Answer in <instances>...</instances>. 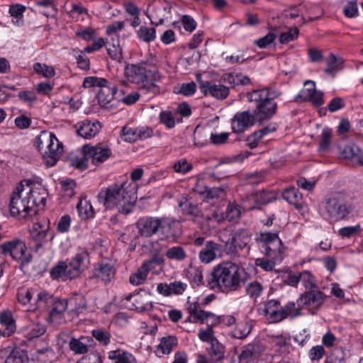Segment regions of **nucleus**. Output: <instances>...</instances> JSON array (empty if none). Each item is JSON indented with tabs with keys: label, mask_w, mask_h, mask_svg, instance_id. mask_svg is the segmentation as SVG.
Segmentation results:
<instances>
[{
	"label": "nucleus",
	"mask_w": 363,
	"mask_h": 363,
	"mask_svg": "<svg viewBox=\"0 0 363 363\" xmlns=\"http://www.w3.org/2000/svg\"><path fill=\"white\" fill-rule=\"evenodd\" d=\"M83 86L85 88L99 87L100 89L97 94V99L100 106L106 109L113 108L112 101L118 90L116 84L108 82L104 78L87 77L84 79Z\"/></svg>",
	"instance_id": "1a4fd4ad"
},
{
	"label": "nucleus",
	"mask_w": 363,
	"mask_h": 363,
	"mask_svg": "<svg viewBox=\"0 0 363 363\" xmlns=\"http://www.w3.org/2000/svg\"><path fill=\"white\" fill-rule=\"evenodd\" d=\"M137 34L138 38L145 43L152 42L156 38V30L154 28L140 26Z\"/></svg>",
	"instance_id": "79ce46f5"
},
{
	"label": "nucleus",
	"mask_w": 363,
	"mask_h": 363,
	"mask_svg": "<svg viewBox=\"0 0 363 363\" xmlns=\"http://www.w3.org/2000/svg\"><path fill=\"white\" fill-rule=\"evenodd\" d=\"M26 354L21 350H12L6 358L4 363H27Z\"/></svg>",
	"instance_id": "37998d69"
},
{
	"label": "nucleus",
	"mask_w": 363,
	"mask_h": 363,
	"mask_svg": "<svg viewBox=\"0 0 363 363\" xmlns=\"http://www.w3.org/2000/svg\"><path fill=\"white\" fill-rule=\"evenodd\" d=\"M210 354L217 360H222L224 358L225 347L217 339L213 340L211 343Z\"/></svg>",
	"instance_id": "3c124183"
},
{
	"label": "nucleus",
	"mask_w": 363,
	"mask_h": 363,
	"mask_svg": "<svg viewBox=\"0 0 363 363\" xmlns=\"http://www.w3.org/2000/svg\"><path fill=\"white\" fill-rule=\"evenodd\" d=\"M35 145L42 154L43 162L47 167L55 165L63 152L62 143L54 133L48 131H42L36 137Z\"/></svg>",
	"instance_id": "0eeeda50"
},
{
	"label": "nucleus",
	"mask_w": 363,
	"mask_h": 363,
	"mask_svg": "<svg viewBox=\"0 0 363 363\" xmlns=\"http://www.w3.org/2000/svg\"><path fill=\"white\" fill-rule=\"evenodd\" d=\"M189 279L196 286L203 285V267L191 266L189 270Z\"/></svg>",
	"instance_id": "a18cd8bd"
},
{
	"label": "nucleus",
	"mask_w": 363,
	"mask_h": 363,
	"mask_svg": "<svg viewBox=\"0 0 363 363\" xmlns=\"http://www.w3.org/2000/svg\"><path fill=\"white\" fill-rule=\"evenodd\" d=\"M274 345L284 352H288L290 347V338L282 335L275 336L272 340Z\"/></svg>",
	"instance_id": "bf43d9fd"
},
{
	"label": "nucleus",
	"mask_w": 363,
	"mask_h": 363,
	"mask_svg": "<svg viewBox=\"0 0 363 363\" xmlns=\"http://www.w3.org/2000/svg\"><path fill=\"white\" fill-rule=\"evenodd\" d=\"M297 97L301 98L303 101L311 102L316 106L323 104V93L315 89V82L306 81L304 87L301 89Z\"/></svg>",
	"instance_id": "6ab92c4d"
},
{
	"label": "nucleus",
	"mask_w": 363,
	"mask_h": 363,
	"mask_svg": "<svg viewBox=\"0 0 363 363\" xmlns=\"http://www.w3.org/2000/svg\"><path fill=\"white\" fill-rule=\"evenodd\" d=\"M299 279H301L300 282L306 291L318 289L317 279L310 271L303 270L299 272Z\"/></svg>",
	"instance_id": "f704fd0d"
},
{
	"label": "nucleus",
	"mask_w": 363,
	"mask_h": 363,
	"mask_svg": "<svg viewBox=\"0 0 363 363\" xmlns=\"http://www.w3.org/2000/svg\"><path fill=\"white\" fill-rule=\"evenodd\" d=\"M35 294L36 291L31 289H20L17 293L18 301L23 305H27L31 302V299Z\"/></svg>",
	"instance_id": "de8ad7c7"
},
{
	"label": "nucleus",
	"mask_w": 363,
	"mask_h": 363,
	"mask_svg": "<svg viewBox=\"0 0 363 363\" xmlns=\"http://www.w3.org/2000/svg\"><path fill=\"white\" fill-rule=\"evenodd\" d=\"M332 130L329 128H325L323 129L320 141V149L321 150H325L329 147L332 138Z\"/></svg>",
	"instance_id": "680f3d73"
},
{
	"label": "nucleus",
	"mask_w": 363,
	"mask_h": 363,
	"mask_svg": "<svg viewBox=\"0 0 363 363\" xmlns=\"http://www.w3.org/2000/svg\"><path fill=\"white\" fill-rule=\"evenodd\" d=\"M164 255L167 259L177 262L183 261L187 257L185 250L182 247L178 245L168 248Z\"/></svg>",
	"instance_id": "58836bf2"
},
{
	"label": "nucleus",
	"mask_w": 363,
	"mask_h": 363,
	"mask_svg": "<svg viewBox=\"0 0 363 363\" xmlns=\"http://www.w3.org/2000/svg\"><path fill=\"white\" fill-rule=\"evenodd\" d=\"M108 357L113 361V363H138L132 354L122 350L108 352Z\"/></svg>",
	"instance_id": "cd10ccee"
},
{
	"label": "nucleus",
	"mask_w": 363,
	"mask_h": 363,
	"mask_svg": "<svg viewBox=\"0 0 363 363\" xmlns=\"http://www.w3.org/2000/svg\"><path fill=\"white\" fill-rule=\"evenodd\" d=\"M84 157L87 160H91L95 165H99L107 160L111 155V149L101 145L92 146L84 145L82 147Z\"/></svg>",
	"instance_id": "2eb2a0df"
},
{
	"label": "nucleus",
	"mask_w": 363,
	"mask_h": 363,
	"mask_svg": "<svg viewBox=\"0 0 363 363\" xmlns=\"http://www.w3.org/2000/svg\"><path fill=\"white\" fill-rule=\"evenodd\" d=\"M92 335L96 340L104 345L110 342L111 335L107 330L97 328L92 331Z\"/></svg>",
	"instance_id": "4d7b16f0"
},
{
	"label": "nucleus",
	"mask_w": 363,
	"mask_h": 363,
	"mask_svg": "<svg viewBox=\"0 0 363 363\" xmlns=\"http://www.w3.org/2000/svg\"><path fill=\"white\" fill-rule=\"evenodd\" d=\"M77 132L82 138L89 140L94 138L101 130V125L96 120H84L76 125Z\"/></svg>",
	"instance_id": "412c9836"
},
{
	"label": "nucleus",
	"mask_w": 363,
	"mask_h": 363,
	"mask_svg": "<svg viewBox=\"0 0 363 363\" xmlns=\"http://www.w3.org/2000/svg\"><path fill=\"white\" fill-rule=\"evenodd\" d=\"M277 96L268 89H257L248 93L247 100L255 103L256 108L253 112L244 111L237 113L231 120L233 132L236 134L242 133L256 122L262 123L271 118L277 110V103L273 100Z\"/></svg>",
	"instance_id": "f257e3e1"
},
{
	"label": "nucleus",
	"mask_w": 363,
	"mask_h": 363,
	"mask_svg": "<svg viewBox=\"0 0 363 363\" xmlns=\"http://www.w3.org/2000/svg\"><path fill=\"white\" fill-rule=\"evenodd\" d=\"M252 329V324L248 321L239 322L235 328L231 331L230 335L237 339H245L250 333Z\"/></svg>",
	"instance_id": "2f4dec72"
},
{
	"label": "nucleus",
	"mask_w": 363,
	"mask_h": 363,
	"mask_svg": "<svg viewBox=\"0 0 363 363\" xmlns=\"http://www.w3.org/2000/svg\"><path fill=\"white\" fill-rule=\"evenodd\" d=\"M328 219L332 222H337L345 219L352 211L350 204L346 203L339 196H334L325 200L323 203Z\"/></svg>",
	"instance_id": "ddd939ff"
},
{
	"label": "nucleus",
	"mask_w": 363,
	"mask_h": 363,
	"mask_svg": "<svg viewBox=\"0 0 363 363\" xmlns=\"http://www.w3.org/2000/svg\"><path fill=\"white\" fill-rule=\"evenodd\" d=\"M36 5L38 6H42V7H45V9H50V12L41 11V13L45 16H48V17L53 16L57 12V9L55 5L53 4V2L51 0H43V1H38V2H36Z\"/></svg>",
	"instance_id": "e2e57ef3"
},
{
	"label": "nucleus",
	"mask_w": 363,
	"mask_h": 363,
	"mask_svg": "<svg viewBox=\"0 0 363 363\" xmlns=\"http://www.w3.org/2000/svg\"><path fill=\"white\" fill-rule=\"evenodd\" d=\"M174 222L167 218L142 217L137 222V228L141 236L149 238L161 232L169 233Z\"/></svg>",
	"instance_id": "9b49d317"
},
{
	"label": "nucleus",
	"mask_w": 363,
	"mask_h": 363,
	"mask_svg": "<svg viewBox=\"0 0 363 363\" xmlns=\"http://www.w3.org/2000/svg\"><path fill=\"white\" fill-rule=\"evenodd\" d=\"M199 88L205 96L210 95L217 99H224L229 95L228 86L221 84H215L211 81H201Z\"/></svg>",
	"instance_id": "aec40b11"
},
{
	"label": "nucleus",
	"mask_w": 363,
	"mask_h": 363,
	"mask_svg": "<svg viewBox=\"0 0 363 363\" xmlns=\"http://www.w3.org/2000/svg\"><path fill=\"white\" fill-rule=\"evenodd\" d=\"M196 91V84L194 82L183 83L179 87L178 91L179 94H183L186 96H191Z\"/></svg>",
	"instance_id": "69168bd1"
},
{
	"label": "nucleus",
	"mask_w": 363,
	"mask_h": 363,
	"mask_svg": "<svg viewBox=\"0 0 363 363\" xmlns=\"http://www.w3.org/2000/svg\"><path fill=\"white\" fill-rule=\"evenodd\" d=\"M114 275L113 265L106 259H102L95 266L94 276L106 284L109 282L114 277Z\"/></svg>",
	"instance_id": "5701e85b"
},
{
	"label": "nucleus",
	"mask_w": 363,
	"mask_h": 363,
	"mask_svg": "<svg viewBox=\"0 0 363 363\" xmlns=\"http://www.w3.org/2000/svg\"><path fill=\"white\" fill-rule=\"evenodd\" d=\"M26 10V7L20 4L13 5L9 9V13L11 16L15 18H16V24H19V21H23V14Z\"/></svg>",
	"instance_id": "338daca9"
},
{
	"label": "nucleus",
	"mask_w": 363,
	"mask_h": 363,
	"mask_svg": "<svg viewBox=\"0 0 363 363\" xmlns=\"http://www.w3.org/2000/svg\"><path fill=\"white\" fill-rule=\"evenodd\" d=\"M264 290L265 288L262 283L257 280L251 281L245 286L246 295L255 301H257L262 296Z\"/></svg>",
	"instance_id": "c85d7f7f"
},
{
	"label": "nucleus",
	"mask_w": 363,
	"mask_h": 363,
	"mask_svg": "<svg viewBox=\"0 0 363 363\" xmlns=\"http://www.w3.org/2000/svg\"><path fill=\"white\" fill-rule=\"evenodd\" d=\"M68 301L70 311L79 314L82 313L86 307V301L84 296L82 294L77 295L71 298Z\"/></svg>",
	"instance_id": "e433bc0d"
},
{
	"label": "nucleus",
	"mask_w": 363,
	"mask_h": 363,
	"mask_svg": "<svg viewBox=\"0 0 363 363\" xmlns=\"http://www.w3.org/2000/svg\"><path fill=\"white\" fill-rule=\"evenodd\" d=\"M46 331L44 325L39 323L31 324L27 331V337L29 339H33L43 335Z\"/></svg>",
	"instance_id": "8fccbe9b"
},
{
	"label": "nucleus",
	"mask_w": 363,
	"mask_h": 363,
	"mask_svg": "<svg viewBox=\"0 0 363 363\" xmlns=\"http://www.w3.org/2000/svg\"><path fill=\"white\" fill-rule=\"evenodd\" d=\"M107 52L110 57L117 62H121L123 59L122 49L119 45L113 44L111 46L107 48Z\"/></svg>",
	"instance_id": "774afa93"
},
{
	"label": "nucleus",
	"mask_w": 363,
	"mask_h": 363,
	"mask_svg": "<svg viewBox=\"0 0 363 363\" xmlns=\"http://www.w3.org/2000/svg\"><path fill=\"white\" fill-rule=\"evenodd\" d=\"M52 308L50 312L48 320L53 325L56 326L64 322V312L68 308L69 303L66 299L54 301L51 303Z\"/></svg>",
	"instance_id": "4be33fe9"
},
{
	"label": "nucleus",
	"mask_w": 363,
	"mask_h": 363,
	"mask_svg": "<svg viewBox=\"0 0 363 363\" xmlns=\"http://www.w3.org/2000/svg\"><path fill=\"white\" fill-rule=\"evenodd\" d=\"M61 191L62 196L67 198H71L75 194L74 189L76 184L72 179H67L60 182Z\"/></svg>",
	"instance_id": "09e8293b"
},
{
	"label": "nucleus",
	"mask_w": 363,
	"mask_h": 363,
	"mask_svg": "<svg viewBox=\"0 0 363 363\" xmlns=\"http://www.w3.org/2000/svg\"><path fill=\"white\" fill-rule=\"evenodd\" d=\"M303 306L299 304L298 299L296 302L289 301L285 306H282L281 311V321L287 318H294L302 315L301 310Z\"/></svg>",
	"instance_id": "a878e982"
},
{
	"label": "nucleus",
	"mask_w": 363,
	"mask_h": 363,
	"mask_svg": "<svg viewBox=\"0 0 363 363\" xmlns=\"http://www.w3.org/2000/svg\"><path fill=\"white\" fill-rule=\"evenodd\" d=\"M0 324L4 328L1 331L6 337L11 335L16 331L15 320L12 313L9 311L0 313Z\"/></svg>",
	"instance_id": "bb28decb"
},
{
	"label": "nucleus",
	"mask_w": 363,
	"mask_h": 363,
	"mask_svg": "<svg viewBox=\"0 0 363 363\" xmlns=\"http://www.w3.org/2000/svg\"><path fill=\"white\" fill-rule=\"evenodd\" d=\"M276 199V195L272 191H262L252 194L248 201H254L257 204L265 205Z\"/></svg>",
	"instance_id": "c9c22d12"
},
{
	"label": "nucleus",
	"mask_w": 363,
	"mask_h": 363,
	"mask_svg": "<svg viewBox=\"0 0 363 363\" xmlns=\"http://www.w3.org/2000/svg\"><path fill=\"white\" fill-rule=\"evenodd\" d=\"M240 264L226 260L215 265L208 281L210 287L227 293L240 289L245 281V269Z\"/></svg>",
	"instance_id": "7ed1b4c3"
},
{
	"label": "nucleus",
	"mask_w": 363,
	"mask_h": 363,
	"mask_svg": "<svg viewBox=\"0 0 363 363\" xmlns=\"http://www.w3.org/2000/svg\"><path fill=\"white\" fill-rule=\"evenodd\" d=\"M90 342L91 339L87 337H72L69 342V347L75 354H85L89 351Z\"/></svg>",
	"instance_id": "393cba45"
},
{
	"label": "nucleus",
	"mask_w": 363,
	"mask_h": 363,
	"mask_svg": "<svg viewBox=\"0 0 363 363\" xmlns=\"http://www.w3.org/2000/svg\"><path fill=\"white\" fill-rule=\"evenodd\" d=\"M282 306L280 302L276 299H271L262 302L259 305V313L264 315L270 322L279 323L281 321V311Z\"/></svg>",
	"instance_id": "f3484780"
},
{
	"label": "nucleus",
	"mask_w": 363,
	"mask_h": 363,
	"mask_svg": "<svg viewBox=\"0 0 363 363\" xmlns=\"http://www.w3.org/2000/svg\"><path fill=\"white\" fill-rule=\"evenodd\" d=\"M0 251L5 256H10L13 260L27 264L32 260V256L23 240L14 238L0 245Z\"/></svg>",
	"instance_id": "f8f14e48"
},
{
	"label": "nucleus",
	"mask_w": 363,
	"mask_h": 363,
	"mask_svg": "<svg viewBox=\"0 0 363 363\" xmlns=\"http://www.w3.org/2000/svg\"><path fill=\"white\" fill-rule=\"evenodd\" d=\"M203 220L208 221L213 224H219L224 220L223 215L217 209H211L208 212L203 213L201 217Z\"/></svg>",
	"instance_id": "c03bdc74"
},
{
	"label": "nucleus",
	"mask_w": 363,
	"mask_h": 363,
	"mask_svg": "<svg viewBox=\"0 0 363 363\" xmlns=\"http://www.w3.org/2000/svg\"><path fill=\"white\" fill-rule=\"evenodd\" d=\"M33 68L36 73L41 74L46 78H51L55 74L54 68L45 64L35 62L33 64Z\"/></svg>",
	"instance_id": "49530a36"
},
{
	"label": "nucleus",
	"mask_w": 363,
	"mask_h": 363,
	"mask_svg": "<svg viewBox=\"0 0 363 363\" xmlns=\"http://www.w3.org/2000/svg\"><path fill=\"white\" fill-rule=\"evenodd\" d=\"M298 30L297 28H290L288 31L281 33L279 40L280 43L285 44L298 38Z\"/></svg>",
	"instance_id": "052dcab7"
},
{
	"label": "nucleus",
	"mask_w": 363,
	"mask_h": 363,
	"mask_svg": "<svg viewBox=\"0 0 363 363\" xmlns=\"http://www.w3.org/2000/svg\"><path fill=\"white\" fill-rule=\"evenodd\" d=\"M342 62V58H337L334 54L331 53L326 60L325 72L328 74H335L341 69Z\"/></svg>",
	"instance_id": "4c0bfd02"
},
{
	"label": "nucleus",
	"mask_w": 363,
	"mask_h": 363,
	"mask_svg": "<svg viewBox=\"0 0 363 363\" xmlns=\"http://www.w3.org/2000/svg\"><path fill=\"white\" fill-rule=\"evenodd\" d=\"M328 296L318 289L308 290L298 298L299 304L308 311L318 310L326 301Z\"/></svg>",
	"instance_id": "4468645a"
},
{
	"label": "nucleus",
	"mask_w": 363,
	"mask_h": 363,
	"mask_svg": "<svg viewBox=\"0 0 363 363\" xmlns=\"http://www.w3.org/2000/svg\"><path fill=\"white\" fill-rule=\"evenodd\" d=\"M163 261L159 258H152L143 262L136 272L130 276V283L134 286L141 285L145 283L148 273L153 270L156 266L161 265Z\"/></svg>",
	"instance_id": "dca6fc26"
},
{
	"label": "nucleus",
	"mask_w": 363,
	"mask_h": 363,
	"mask_svg": "<svg viewBox=\"0 0 363 363\" xmlns=\"http://www.w3.org/2000/svg\"><path fill=\"white\" fill-rule=\"evenodd\" d=\"M78 215L82 220L91 218L94 216V210L90 201L86 198L81 199L77 205Z\"/></svg>",
	"instance_id": "7c9ffc66"
},
{
	"label": "nucleus",
	"mask_w": 363,
	"mask_h": 363,
	"mask_svg": "<svg viewBox=\"0 0 363 363\" xmlns=\"http://www.w3.org/2000/svg\"><path fill=\"white\" fill-rule=\"evenodd\" d=\"M179 206L184 213L191 216L194 219H198L202 216V211L199 206L187 200L184 202H181Z\"/></svg>",
	"instance_id": "ea45409f"
},
{
	"label": "nucleus",
	"mask_w": 363,
	"mask_h": 363,
	"mask_svg": "<svg viewBox=\"0 0 363 363\" xmlns=\"http://www.w3.org/2000/svg\"><path fill=\"white\" fill-rule=\"evenodd\" d=\"M98 200L106 210H116L126 215L132 211L137 197L134 192L128 190L126 183H121L102 189L98 194Z\"/></svg>",
	"instance_id": "20e7f679"
},
{
	"label": "nucleus",
	"mask_w": 363,
	"mask_h": 363,
	"mask_svg": "<svg viewBox=\"0 0 363 363\" xmlns=\"http://www.w3.org/2000/svg\"><path fill=\"white\" fill-rule=\"evenodd\" d=\"M121 134L123 139L129 143L135 142L138 140L137 128L123 127L121 131Z\"/></svg>",
	"instance_id": "13d9d810"
},
{
	"label": "nucleus",
	"mask_w": 363,
	"mask_h": 363,
	"mask_svg": "<svg viewBox=\"0 0 363 363\" xmlns=\"http://www.w3.org/2000/svg\"><path fill=\"white\" fill-rule=\"evenodd\" d=\"M215 314L213 313L205 311L201 308L196 314L191 318V319L193 323L203 324L208 319H211L213 320Z\"/></svg>",
	"instance_id": "864d4df0"
},
{
	"label": "nucleus",
	"mask_w": 363,
	"mask_h": 363,
	"mask_svg": "<svg viewBox=\"0 0 363 363\" xmlns=\"http://www.w3.org/2000/svg\"><path fill=\"white\" fill-rule=\"evenodd\" d=\"M177 345V339L175 336H167L162 338L157 346L156 354L158 357L169 354L173 347Z\"/></svg>",
	"instance_id": "c756f323"
},
{
	"label": "nucleus",
	"mask_w": 363,
	"mask_h": 363,
	"mask_svg": "<svg viewBox=\"0 0 363 363\" xmlns=\"http://www.w3.org/2000/svg\"><path fill=\"white\" fill-rule=\"evenodd\" d=\"M36 300L35 304L36 308L45 309L48 305L53 302V297L45 291L36 292L35 294Z\"/></svg>",
	"instance_id": "a19ab883"
},
{
	"label": "nucleus",
	"mask_w": 363,
	"mask_h": 363,
	"mask_svg": "<svg viewBox=\"0 0 363 363\" xmlns=\"http://www.w3.org/2000/svg\"><path fill=\"white\" fill-rule=\"evenodd\" d=\"M279 233V230L260 231L255 237V240L262 248V252L272 259H281L284 250Z\"/></svg>",
	"instance_id": "9d476101"
},
{
	"label": "nucleus",
	"mask_w": 363,
	"mask_h": 363,
	"mask_svg": "<svg viewBox=\"0 0 363 363\" xmlns=\"http://www.w3.org/2000/svg\"><path fill=\"white\" fill-rule=\"evenodd\" d=\"M340 155L347 160L359 164H363V150L356 144L349 143L344 147H340Z\"/></svg>",
	"instance_id": "b1692460"
},
{
	"label": "nucleus",
	"mask_w": 363,
	"mask_h": 363,
	"mask_svg": "<svg viewBox=\"0 0 363 363\" xmlns=\"http://www.w3.org/2000/svg\"><path fill=\"white\" fill-rule=\"evenodd\" d=\"M135 310L139 312L147 311L152 308V303L149 301H144L142 297L134 296L133 303Z\"/></svg>",
	"instance_id": "0e129e2a"
},
{
	"label": "nucleus",
	"mask_w": 363,
	"mask_h": 363,
	"mask_svg": "<svg viewBox=\"0 0 363 363\" xmlns=\"http://www.w3.org/2000/svg\"><path fill=\"white\" fill-rule=\"evenodd\" d=\"M46 193L43 188L37 187L33 182L24 179L16 186L10 201V213L20 219L37 213V207L45 205Z\"/></svg>",
	"instance_id": "f03ea898"
},
{
	"label": "nucleus",
	"mask_w": 363,
	"mask_h": 363,
	"mask_svg": "<svg viewBox=\"0 0 363 363\" xmlns=\"http://www.w3.org/2000/svg\"><path fill=\"white\" fill-rule=\"evenodd\" d=\"M282 196L290 204L296 206L298 208L302 201V196L298 190L295 187L286 188L282 193Z\"/></svg>",
	"instance_id": "72a5a7b5"
},
{
	"label": "nucleus",
	"mask_w": 363,
	"mask_h": 363,
	"mask_svg": "<svg viewBox=\"0 0 363 363\" xmlns=\"http://www.w3.org/2000/svg\"><path fill=\"white\" fill-rule=\"evenodd\" d=\"M89 264V255L84 248L79 251L70 259L60 262L50 270L53 279H62L65 281L78 277Z\"/></svg>",
	"instance_id": "423d86ee"
},
{
	"label": "nucleus",
	"mask_w": 363,
	"mask_h": 363,
	"mask_svg": "<svg viewBox=\"0 0 363 363\" xmlns=\"http://www.w3.org/2000/svg\"><path fill=\"white\" fill-rule=\"evenodd\" d=\"M223 255L221 245L213 241H207L199 252V259L203 264H209Z\"/></svg>",
	"instance_id": "a211bd4d"
},
{
	"label": "nucleus",
	"mask_w": 363,
	"mask_h": 363,
	"mask_svg": "<svg viewBox=\"0 0 363 363\" xmlns=\"http://www.w3.org/2000/svg\"><path fill=\"white\" fill-rule=\"evenodd\" d=\"M164 11H165V9L160 7V5L155 8L150 17L152 24L158 26L164 23V20H166L165 16H167V15L163 13Z\"/></svg>",
	"instance_id": "5fc2aeb1"
},
{
	"label": "nucleus",
	"mask_w": 363,
	"mask_h": 363,
	"mask_svg": "<svg viewBox=\"0 0 363 363\" xmlns=\"http://www.w3.org/2000/svg\"><path fill=\"white\" fill-rule=\"evenodd\" d=\"M251 236L252 233L246 229H239L231 233L224 244L226 254L235 261L243 263L250 253L248 243Z\"/></svg>",
	"instance_id": "6e6552de"
},
{
	"label": "nucleus",
	"mask_w": 363,
	"mask_h": 363,
	"mask_svg": "<svg viewBox=\"0 0 363 363\" xmlns=\"http://www.w3.org/2000/svg\"><path fill=\"white\" fill-rule=\"evenodd\" d=\"M48 226H45L40 223H35L30 230V235L33 240L39 242L37 247H41V242L45 240L48 234Z\"/></svg>",
	"instance_id": "473e14b6"
},
{
	"label": "nucleus",
	"mask_w": 363,
	"mask_h": 363,
	"mask_svg": "<svg viewBox=\"0 0 363 363\" xmlns=\"http://www.w3.org/2000/svg\"><path fill=\"white\" fill-rule=\"evenodd\" d=\"M264 136L258 131H255L247 136L246 139V145L250 149L258 147L262 142Z\"/></svg>",
	"instance_id": "603ef678"
},
{
	"label": "nucleus",
	"mask_w": 363,
	"mask_h": 363,
	"mask_svg": "<svg viewBox=\"0 0 363 363\" xmlns=\"http://www.w3.org/2000/svg\"><path fill=\"white\" fill-rule=\"evenodd\" d=\"M146 62L128 65L125 67V75L133 84L147 92L157 94L160 93V88L156 84L162 79V75L156 69H148L145 67Z\"/></svg>",
	"instance_id": "39448f33"
},
{
	"label": "nucleus",
	"mask_w": 363,
	"mask_h": 363,
	"mask_svg": "<svg viewBox=\"0 0 363 363\" xmlns=\"http://www.w3.org/2000/svg\"><path fill=\"white\" fill-rule=\"evenodd\" d=\"M213 326L211 324L208 325L206 328H201L199 330L198 336L199 338L205 342L211 343L213 340H216V338L213 336Z\"/></svg>",
	"instance_id": "6e6d98bb"
}]
</instances>
